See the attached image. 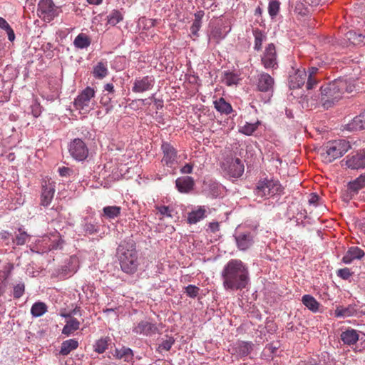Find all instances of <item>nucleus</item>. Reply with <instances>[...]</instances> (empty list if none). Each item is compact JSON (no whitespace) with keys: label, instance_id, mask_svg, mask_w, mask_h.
Returning a JSON list of instances; mask_svg holds the SVG:
<instances>
[{"label":"nucleus","instance_id":"nucleus-1","mask_svg":"<svg viewBox=\"0 0 365 365\" xmlns=\"http://www.w3.org/2000/svg\"><path fill=\"white\" fill-rule=\"evenodd\" d=\"M221 276L225 289L242 290L250 282L247 266L240 259H232L224 267Z\"/></svg>","mask_w":365,"mask_h":365},{"label":"nucleus","instance_id":"nucleus-2","mask_svg":"<svg viewBox=\"0 0 365 365\" xmlns=\"http://www.w3.org/2000/svg\"><path fill=\"white\" fill-rule=\"evenodd\" d=\"M355 86L351 81L338 78L324 84L320 88V94L314 100L328 109L341 99L345 93H351Z\"/></svg>","mask_w":365,"mask_h":365},{"label":"nucleus","instance_id":"nucleus-3","mask_svg":"<svg viewBox=\"0 0 365 365\" xmlns=\"http://www.w3.org/2000/svg\"><path fill=\"white\" fill-rule=\"evenodd\" d=\"M116 254L123 272L133 274L137 272L140 261L135 243L133 240L122 241L117 248Z\"/></svg>","mask_w":365,"mask_h":365},{"label":"nucleus","instance_id":"nucleus-4","mask_svg":"<svg viewBox=\"0 0 365 365\" xmlns=\"http://www.w3.org/2000/svg\"><path fill=\"white\" fill-rule=\"evenodd\" d=\"M350 148V143L346 140L329 141L325 145L323 149L324 152L321 155L325 163H330L334 160L341 158Z\"/></svg>","mask_w":365,"mask_h":365},{"label":"nucleus","instance_id":"nucleus-5","mask_svg":"<svg viewBox=\"0 0 365 365\" xmlns=\"http://www.w3.org/2000/svg\"><path fill=\"white\" fill-rule=\"evenodd\" d=\"M282 191V187L278 180L264 179L259 180L255 190V195L261 198H267L279 194Z\"/></svg>","mask_w":365,"mask_h":365},{"label":"nucleus","instance_id":"nucleus-6","mask_svg":"<svg viewBox=\"0 0 365 365\" xmlns=\"http://www.w3.org/2000/svg\"><path fill=\"white\" fill-rule=\"evenodd\" d=\"M95 91L91 87H86L76 97L74 106L77 110L88 113L94 106Z\"/></svg>","mask_w":365,"mask_h":365},{"label":"nucleus","instance_id":"nucleus-7","mask_svg":"<svg viewBox=\"0 0 365 365\" xmlns=\"http://www.w3.org/2000/svg\"><path fill=\"white\" fill-rule=\"evenodd\" d=\"M71 156L78 161H83L88 156V148L86 143L80 138H75L68 145Z\"/></svg>","mask_w":365,"mask_h":365},{"label":"nucleus","instance_id":"nucleus-8","mask_svg":"<svg viewBox=\"0 0 365 365\" xmlns=\"http://www.w3.org/2000/svg\"><path fill=\"white\" fill-rule=\"evenodd\" d=\"M37 12L40 18L44 21H51L58 16V7L52 0H40Z\"/></svg>","mask_w":365,"mask_h":365},{"label":"nucleus","instance_id":"nucleus-9","mask_svg":"<svg viewBox=\"0 0 365 365\" xmlns=\"http://www.w3.org/2000/svg\"><path fill=\"white\" fill-rule=\"evenodd\" d=\"M261 62L266 69L277 68V55L274 43H269L267 46L261 57Z\"/></svg>","mask_w":365,"mask_h":365},{"label":"nucleus","instance_id":"nucleus-10","mask_svg":"<svg viewBox=\"0 0 365 365\" xmlns=\"http://www.w3.org/2000/svg\"><path fill=\"white\" fill-rule=\"evenodd\" d=\"M274 85V78L265 72L259 73L256 78L257 91L263 93L272 92Z\"/></svg>","mask_w":365,"mask_h":365},{"label":"nucleus","instance_id":"nucleus-11","mask_svg":"<svg viewBox=\"0 0 365 365\" xmlns=\"http://www.w3.org/2000/svg\"><path fill=\"white\" fill-rule=\"evenodd\" d=\"M155 78L153 76L138 77L134 80L132 91L133 93H143L153 88Z\"/></svg>","mask_w":365,"mask_h":365},{"label":"nucleus","instance_id":"nucleus-12","mask_svg":"<svg viewBox=\"0 0 365 365\" xmlns=\"http://www.w3.org/2000/svg\"><path fill=\"white\" fill-rule=\"evenodd\" d=\"M163 157L162 163L168 167H172L177 161V151L168 143H163L161 146Z\"/></svg>","mask_w":365,"mask_h":365},{"label":"nucleus","instance_id":"nucleus-13","mask_svg":"<svg viewBox=\"0 0 365 365\" xmlns=\"http://www.w3.org/2000/svg\"><path fill=\"white\" fill-rule=\"evenodd\" d=\"M225 168L227 173L232 178H239L244 173V165L239 158H230L227 160Z\"/></svg>","mask_w":365,"mask_h":365},{"label":"nucleus","instance_id":"nucleus-14","mask_svg":"<svg viewBox=\"0 0 365 365\" xmlns=\"http://www.w3.org/2000/svg\"><path fill=\"white\" fill-rule=\"evenodd\" d=\"M307 73L304 68L297 69L289 76V86L291 89H297L304 85L307 81Z\"/></svg>","mask_w":365,"mask_h":365},{"label":"nucleus","instance_id":"nucleus-15","mask_svg":"<svg viewBox=\"0 0 365 365\" xmlns=\"http://www.w3.org/2000/svg\"><path fill=\"white\" fill-rule=\"evenodd\" d=\"M346 165L351 169L365 168V149L351 156H347Z\"/></svg>","mask_w":365,"mask_h":365},{"label":"nucleus","instance_id":"nucleus-16","mask_svg":"<svg viewBox=\"0 0 365 365\" xmlns=\"http://www.w3.org/2000/svg\"><path fill=\"white\" fill-rule=\"evenodd\" d=\"M157 331V327L148 321H141L133 329V333L145 336H151Z\"/></svg>","mask_w":365,"mask_h":365},{"label":"nucleus","instance_id":"nucleus-17","mask_svg":"<svg viewBox=\"0 0 365 365\" xmlns=\"http://www.w3.org/2000/svg\"><path fill=\"white\" fill-rule=\"evenodd\" d=\"M55 193V185L52 183H46L42 185V193L41 197V205L46 207L49 205L53 198Z\"/></svg>","mask_w":365,"mask_h":365},{"label":"nucleus","instance_id":"nucleus-18","mask_svg":"<svg viewBox=\"0 0 365 365\" xmlns=\"http://www.w3.org/2000/svg\"><path fill=\"white\" fill-rule=\"evenodd\" d=\"M237 247L240 250H247L253 245V236L250 232L241 233L235 237Z\"/></svg>","mask_w":365,"mask_h":365},{"label":"nucleus","instance_id":"nucleus-19","mask_svg":"<svg viewBox=\"0 0 365 365\" xmlns=\"http://www.w3.org/2000/svg\"><path fill=\"white\" fill-rule=\"evenodd\" d=\"M364 252L358 247H351L342 257V262L345 264H350L354 259H360L364 256Z\"/></svg>","mask_w":365,"mask_h":365},{"label":"nucleus","instance_id":"nucleus-20","mask_svg":"<svg viewBox=\"0 0 365 365\" xmlns=\"http://www.w3.org/2000/svg\"><path fill=\"white\" fill-rule=\"evenodd\" d=\"M193 178L189 176L178 178L175 180V185L179 192H189L194 187Z\"/></svg>","mask_w":365,"mask_h":365},{"label":"nucleus","instance_id":"nucleus-21","mask_svg":"<svg viewBox=\"0 0 365 365\" xmlns=\"http://www.w3.org/2000/svg\"><path fill=\"white\" fill-rule=\"evenodd\" d=\"M61 316L66 318H68V319L66 321V325L63 328L62 334L66 336H69L79 329V321L76 318L72 317L70 314H61Z\"/></svg>","mask_w":365,"mask_h":365},{"label":"nucleus","instance_id":"nucleus-22","mask_svg":"<svg viewBox=\"0 0 365 365\" xmlns=\"http://www.w3.org/2000/svg\"><path fill=\"white\" fill-rule=\"evenodd\" d=\"M206 217V210L205 207L199 206L192 210L187 214V223L196 224Z\"/></svg>","mask_w":365,"mask_h":365},{"label":"nucleus","instance_id":"nucleus-23","mask_svg":"<svg viewBox=\"0 0 365 365\" xmlns=\"http://www.w3.org/2000/svg\"><path fill=\"white\" fill-rule=\"evenodd\" d=\"M364 38V36L361 34H357L353 30H350L344 34V41H345L344 43L346 46H349V44L357 46L362 43Z\"/></svg>","mask_w":365,"mask_h":365},{"label":"nucleus","instance_id":"nucleus-24","mask_svg":"<svg viewBox=\"0 0 365 365\" xmlns=\"http://www.w3.org/2000/svg\"><path fill=\"white\" fill-rule=\"evenodd\" d=\"M356 314V309L355 305L349 304L347 307L338 306L336 307L334 314L336 317H349Z\"/></svg>","mask_w":365,"mask_h":365},{"label":"nucleus","instance_id":"nucleus-25","mask_svg":"<svg viewBox=\"0 0 365 365\" xmlns=\"http://www.w3.org/2000/svg\"><path fill=\"white\" fill-rule=\"evenodd\" d=\"M318 70V68L314 66L309 68V74L307 75L308 78L306 82L307 90H311L316 87L319 82V79L317 77Z\"/></svg>","mask_w":365,"mask_h":365},{"label":"nucleus","instance_id":"nucleus-26","mask_svg":"<svg viewBox=\"0 0 365 365\" xmlns=\"http://www.w3.org/2000/svg\"><path fill=\"white\" fill-rule=\"evenodd\" d=\"M91 43V38L86 34H79L73 41V45L77 48H86Z\"/></svg>","mask_w":365,"mask_h":365},{"label":"nucleus","instance_id":"nucleus-27","mask_svg":"<svg viewBox=\"0 0 365 365\" xmlns=\"http://www.w3.org/2000/svg\"><path fill=\"white\" fill-rule=\"evenodd\" d=\"M215 108L220 113L224 114H230L232 111L231 105L225 101L223 98H220L218 100L214 101Z\"/></svg>","mask_w":365,"mask_h":365},{"label":"nucleus","instance_id":"nucleus-28","mask_svg":"<svg viewBox=\"0 0 365 365\" xmlns=\"http://www.w3.org/2000/svg\"><path fill=\"white\" fill-rule=\"evenodd\" d=\"M204 14H205L203 11H199L195 14V19L190 27V31L192 36H198V31L201 28L202 19L204 16Z\"/></svg>","mask_w":365,"mask_h":365},{"label":"nucleus","instance_id":"nucleus-29","mask_svg":"<svg viewBox=\"0 0 365 365\" xmlns=\"http://www.w3.org/2000/svg\"><path fill=\"white\" fill-rule=\"evenodd\" d=\"M78 346V342L76 339H68L61 344L60 354L66 356Z\"/></svg>","mask_w":365,"mask_h":365},{"label":"nucleus","instance_id":"nucleus-30","mask_svg":"<svg viewBox=\"0 0 365 365\" xmlns=\"http://www.w3.org/2000/svg\"><path fill=\"white\" fill-rule=\"evenodd\" d=\"M364 187H365V175H361L348 185L349 190L354 193H357L359 190Z\"/></svg>","mask_w":365,"mask_h":365},{"label":"nucleus","instance_id":"nucleus-31","mask_svg":"<svg viewBox=\"0 0 365 365\" xmlns=\"http://www.w3.org/2000/svg\"><path fill=\"white\" fill-rule=\"evenodd\" d=\"M349 126L352 130L365 129V110L356 116L349 124Z\"/></svg>","mask_w":365,"mask_h":365},{"label":"nucleus","instance_id":"nucleus-32","mask_svg":"<svg viewBox=\"0 0 365 365\" xmlns=\"http://www.w3.org/2000/svg\"><path fill=\"white\" fill-rule=\"evenodd\" d=\"M302 303L311 311L316 312L319 309V303L315 298L309 294H306L302 297Z\"/></svg>","mask_w":365,"mask_h":365},{"label":"nucleus","instance_id":"nucleus-33","mask_svg":"<svg viewBox=\"0 0 365 365\" xmlns=\"http://www.w3.org/2000/svg\"><path fill=\"white\" fill-rule=\"evenodd\" d=\"M115 356L117 359H123L125 361H131L133 359V351L130 348L123 347L115 350Z\"/></svg>","mask_w":365,"mask_h":365},{"label":"nucleus","instance_id":"nucleus-34","mask_svg":"<svg viewBox=\"0 0 365 365\" xmlns=\"http://www.w3.org/2000/svg\"><path fill=\"white\" fill-rule=\"evenodd\" d=\"M47 312V306L41 302H35L31 309V314L34 317H39Z\"/></svg>","mask_w":365,"mask_h":365},{"label":"nucleus","instance_id":"nucleus-35","mask_svg":"<svg viewBox=\"0 0 365 365\" xmlns=\"http://www.w3.org/2000/svg\"><path fill=\"white\" fill-rule=\"evenodd\" d=\"M93 76L96 78L102 79L108 75L107 65L105 63L99 62L93 68Z\"/></svg>","mask_w":365,"mask_h":365},{"label":"nucleus","instance_id":"nucleus-36","mask_svg":"<svg viewBox=\"0 0 365 365\" xmlns=\"http://www.w3.org/2000/svg\"><path fill=\"white\" fill-rule=\"evenodd\" d=\"M121 207L118 206H106L103 209V216L109 219H114L120 215Z\"/></svg>","mask_w":365,"mask_h":365},{"label":"nucleus","instance_id":"nucleus-37","mask_svg":"<svg viewBox=\"0 0 365 365\" xmlns=\"http://www.w3.org/2000/svg\"><path fill=\"white\" fill-rule=\"evenodd\" d=\"M239 80L240 78L237 74L230 71H225L222 81L225 85L231 86L237 85Z\"/></svg>","mask_w":365,"mask_h":365},{"label":"nucleus","instance_id":"nucleus-38","mask_svg":"<svg viewBox=\"0 0 365 365\" xmlns=\"http://www.w3.org/2000/svg\"><path fill=\"white\" fill-rule=\"evenodd\" d=\"M30 239V235L27 234L22 228L18 230V233L15 235L13 240L14 242L17 245H24Z\"/></svg>","mask_w":365,"mask_h":365},{"label":"nucleus","instance_id":"nucleus-39","mask_svg":"<svg viewBox=\"0 0 365 365\" xmlns=\"http://www.w3.org/2000/svg\"><path fill=\"white\" fill-rule=\"evenodd\" d=\"M123 19V14L118 10H113L107 16V23L113 26L121 21Z\"/></svg>","mask_w":365,"mask_h":365},{"label":"nucleus","instance_id":"nucleus-40","mask_svg":"<svg viewBox=\"0 0 365 365\" xmlns=\"http://www.w3.org/2000/svg\"><path fill=\"white\" fill-rule=\"evenodd\" d=\"M253 35L255 36L254 48L256 51H259L262 48V42L266 38V36L260 30L257 29L253 30Z\"/></svg>","mask_w":365,"mask_h":365},{"label":"nucleus","instance_id":"nucleus-41","mask_svg":"<svg viewBox=\"0 0 365 365\" xmlns=\"http://www.w3.org/2000/svg\"><path fill=\"white\" fill-rule=\"evenodd\" d=\"M0 28L6 32L8 38L10 41L12 42L14 41L15 34L14 30L8 24V22L2 17H0Z\"/></svg>","mask_w":365,"mask_h":365},{"label":"nucleus","instance_id":"nucleus-42","mask_svg":"<svg viewBox=\"0 0 365 365\" xmlns=\"http://www.w3.org/2000/svg\"><path fill=\"white\" fill-rule=\"evenodd\" d=\"M259 124V121L255 123H246L245 125L240 128L239 131L245 135H251L257 129Z\"/></svg>","mask_w":365,"mask_h":365},{"label":"nucleus","instance_id":"nucleus-43","mask_svg":"<svg viewBox=\"0 0 365 365\" xmlns=\"http://www.w3.org/2000/svg\"><path fill=\"white\" fill-rule=\"evenodd\" d=\"M224 38L225 35L222 34V29L217 27L214 28L209 35V41H213L216 43H218Z\"/></svg>","mask_w":365,"mask_h":365},{"label":"nucleus","instance_id":"nucleus-44","mask_svg":"<svg viewBox=\"0 0 365 365\" xmlns=\"http://www.w3.org/2000/svg\"><path fill=\"white\" fill-rule=\"evenodd\" d=\"M109 341L110 339L108 337L98 339L94 346L95 351L100 354L103 353L108 349Z\"/></svg>","mask_w":365,"mask_h":365},{"label":"nucleus","instance_id":"nucleus-45","mask_svg":"<svg viewBox=\"0 0 365 365\" xmlns=\"http://www.w3.org/2000/svg\"><path fill=\"white\" fill-rule=\"evenodd\" d=\"M252 350V344L249 342L242 341L237 346V353L241 356L248 355Z\"/></svg>","mask_w":365,"mask_h":365},{"label":"nucleus","instance_id":"nucleus-46","mask_svg":"<svg viewBox=\"0 0 365 365\" xmlns=\"http://www.w3.org/2000/svg\"><path fill=\"white\" fill-rule=\"evenodd\" d=\"M174 343L175 339L173 337L166 336V339H164L160 344H159L158 351L160 352L162 351H169Z\"/></svg>","mask_w":365,"mask_h":365},{"label":"nucleus","instance_id":"nucleus-47","mask_svg":"<svg viewBox=\"0 0 365 365\" xmlns=\"http://www.w3.org/2000/svg\"><path fill=\"white\" fill-rule=\"evenodd\" d=\"M294 12L298 15L304 16L308 15L309 10L305 4L301 1H297L294 6Z\"/></svg>","mask_w":365,"mask_h":365},{"label":"nucleus","instance_id":"nucleus-48","mask_svg":"<svg viewBox=\"0 0 365 365\" xmlns=\"http://www.w3.org/2000/svg\"><path fill=\"white\" fill-rule=\"evenodd\" d=\"M280 3L277 0H272L269 3L268 12L269 14L273 18L275 17L279 11Z\"/></svg>","mask_w":365,"mask_h":365},{"label":"nucleus","instance_id":"nucleus-49","mask_svg":"<svg viewBox=\"0 0 365 365\" xmlns=\"http://www.w3.org/2000/svg\"><path fill=\"white\" fill-rule=\"evenodd\" d=\"M25 286L24 283H19L14 286V297L15 299L20 298L24 293Z\"/></svg>","mask_w":365,"mask_h":365},{"label":"nucleus","instance_id":"nucleus-50","mask_svg":"<svg viewBox=\"0 0 365 365\" xmlns=\"http://www.w3.org/2000/svg\"><path fill=\"white\" fill-rule=\"evenodd\" d=\"M200 289L199 287L190 284L185 287V293L187 296L192 298H195L199 294Z\"/></svg>","mask_w":365,"mask_h":365},{"label":"nucleus","instance_id":"nucleus-51","mask_svg":"<svg viewBox=\"0 0 365 365\" xmlns=\"http://www.w3.org/2000/svg\"><path fill=\"white\" fill-rule=\"evenodd\" d=\"M336 274L343 279H348L351 276L352 273L349 268L345 267L338 269Z\"/></svg>","mask_w":365,"mask_h":365},{"label":"nucleus","instance_id":"nucleus-52","mask_svg":"<svg viewBox=\"0 0 365 365\" xmlns=\"http://www.w3.org/2000/svg\"><path fill=\"white\" fill-rule=\"evenodd\" d=\"M155 209L162 216L172 217L171 210L168 206H159L156 205Z\"/></svg>","mask_w":365,"mask_h":365},{"label":"nucleus","instance_id":"nucleus-53","mask_svg":"<svg viewBox=\"0 0 365 365\" xmlns=\"http://www.w3.org/2000/svg\"><path fill=\"white\" fill-rule=\"evenodd\" d=\"M31 113L32 115L37 118L40 115L41 113V106L38 103H35L34 105L31 106Z\"/></svg>","mask_w":365,"mask_h":365},{"label":"nucleus","instance_id":"nucleus-54","mask_svg":"<svg viewBox=\"0 0 365 365\" xmlns=\"http://www.w3.org/2000/svg\"><path fill=\"white\" fill-rule=\"evenodd\" d=\"M59 175L62 177H67L71 175L72 170L68 167H61L58 168Z\"/></svg>","mask_w":365,"mask_h":365},{"label":"nucleus","instance_id":"nucleus-55","mask_svg":"<svg viewBox=\"0 0 365 365\" xmlns=\"http://www.w3.org/2000/svg\"><path fill=\"white\" fill-rule=\"evenodd\" d=\"M192 169L193 165L190 163H187L181 168L180 171L182 173L190 174L192 173Z\"/></svg>","mask_w":365,"mask_h":365},{"label":"nucleus","instance_id":"nucleus-56","mask_svg":"<svg viewBox=\"0 0 365 365\" xmlns=\"http://www.w3.org/2000/svg\"><path fill=\"white\" fill-rule=\"evenodd\" d=\"M319 200V197L317 195L312 193L311 195L310 198L309 199V204H313L314 205H317V201Z\"/></svg>","mask_w":365,"mask_h":365},{"label":"nucleus","instance_id":"nucleus-57","mask_svg":"<svg viewBox=\"0 0 365 365\" xmlns=\"http://www.w3.org/2000/svg\"><path fill=\"white\" fill-rule=\"evenodd\" d=\"M209 228L210 229L211 232H215L216 231H217L219 230V223L218 222H210L209 224Z\"/></svg>","mask_w":365,"mask_h":365},{"label":"nucleus","instance_id":"nucleus-58","mask_svg":"<svg viewBox=\"0 0 365 365\" xmlns=\"http://www.w3.org/2000/svg\"><path fill=\"white\" fill-rule=\"evenodd\" d=\"M104 88L106 91H108L109 93L114 92V86H113V83H106L104 86Z\"/></svg>","mask_w":365,"mask_h":365},{"label":"nucleus","instance_id":"nucleus-59","mask_svg":"<svg viewBox=\"0 0 365 365\" xmlns=\"http://www.w3.org/2000/svg\"><path fill=\"white\" fill-rule=\"evenodd\" d=\"M87 2L91 5H100L103 3V0H86Z\"/></svg>","mask_w":365,"mask_h":365},{"label":"nucleus","instance_id":"nucleus-60","mask_svg":"<svg viewBox=\"0 0 365 365\" xmlns=\"http://www.w3.org/2000/svg\"><path fill=\"white\" fill-rule=\"evenodd\" d=\"M306 4H308L309 5L312 6H316L319 4L321 0H304Z\"/></svg>","mask_w":365,"mask_h":365},{"label":"nucleus","instance_id":"nucleus-61","mask_svg":"<svg viewBox=\"0 0 365 365\" xmlns=\"http://www.w3.org/2000/svg\"><path fill=\"white\" fill-rule=\"evenodd\" d=\"M93 225L91 224L86 225V231H89L90 233H92L93 231Z\"/></svg>","mask_w":365,"mask_h":365},{"label":"nucleus","instance_id":"nucleus-62","mask_svg":"<svg viewBox=\"0 0 365 365\" xmlns=\"http://www.w3.org/2000/svg\"><path fill=\"white\" fill-rule=\"evenodd\" d=\"M13 267H13V265H12V264H9V272H11V270L13 269Z\"/></svg>","mask_w":365,"mask_h":365},{"label":"nucleus","instance_id":"nucleus-63","mask_svg":"<svg viewBox=\"0 0 365 365\" xmlns=\"http://www.w3.org/2000/svg\"><path fill=\"white\" fill-rule=\"evenodd\" d=\"M152 26H154L155 25L156 20H152Z\"/></svg>","mask_w":365,"mask_h":365}]
</instances>
